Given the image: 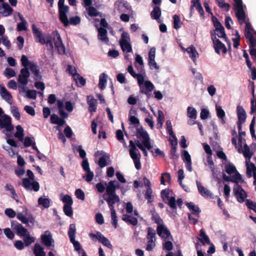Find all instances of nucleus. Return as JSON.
Wrapping results in <instances>:
<instances>
[{
    "label": "nucleus",
    "instance_id": "nucleus-1",
    "mask_svg": "<svg viewBox=\"0 0 256 256\" xmlns=\"http://www.w3.org/2000/svg\"><path fill=\"white\" fill-rule=\"evenodd\" d=\"M129 142L130 146L129 150L130 155L134 161L136 169L140 170L142 168L140 161L141 155L138 150L136 148V146L140 150L144 146L138 140H136L135 144L132 140H130Z\"/></svg>",
    "mask_w": 256,
    "mask_h": 256
},
{
    "label": "nucleus",
    "instance_id": "nucleus-2",
    "mask_svg": "<svg viewBox=\"0 0 256 256\" xmlns=\"http://www.w3.org/2000/svg\"><path fill=\"white\" fill-rule=\"evenodd\" d=\"M26 175L28 178H24L22 180V186L26 190H34V192H38L40 190V184L36 181H34V176L33 172L28 170L26 171Z\"/></svg>",
    "mask_w": 256,
    "mask_h": 256
},
{
    "label": "nucleus",
    "instance_id": "nucleus-3",
    "mask_svg": "<svg viewBox=\"0 0 256 256\" xmlns=\"http://www.w3.org/2000/svg\"><path fill=\"white\" fill-rule=\"evenodd\" d=\"M32 29L34 38L38 42L42 44H46L50 47V50H53V43L52 40V36L50 35L46 36V40L42 36V30L38 28L35 24H32Z\"/></svg>",
    "mask_w": 256,
    "mask_h": 256
},
{
    "label": "nucleus",
    "instance_id": "nucleus-4",
    "mask_svg": "<svg viewBox=\"0 0 256 256\" xmlns=\"http://www.w3.org/2000/svg\"><path fill=\"white\" fill-rule=\"evenodd\" d=\"M234 10H236V16L238 22L242 24L245 22L246 14L244 10V6L242 0H234Z\"/></svg>",
    "mask_w": 256,
    "mask_h": 256
},
{
    "label": "nucleus",
    "instance_id": "nucleus-5",
    "mask_svg": "<svg viewBox=\"0 0 256 256\" xmlns=\"http://www.w3.org/2000/svg\"><path fill=\"white\" fill-rule=\"evenodd\" d=\"M161 197L163 201L167 204L170 208L176 212L177 206H176V200L174 196H170L169 190L167 189L163 190L160 192Z\"/></svg>",
    "mask_w": 256,
    "mask_h": 256
},
{
    "label": "nucleus",
    "instance_id": "nucleus-6",
    "mask_svg": "<svg viewBox=\"0 0 256 256\" xmlns=\"http://www.w3.org/2000/svg\"><path fill=\"white\" fill-rule=\"evenodd\" d=\"M76 233V228L74 224H72L70 225L68 231V236L70 238V242L73 244L74 250L78 252L81 250V245L78 241L75 240V235Z\"/></svg>",
    "mask_w": 256,
    "mask_h": 256
},
{
    "label": "nucleus",
    "instance_id": "nucleus-7",
    "mask_svg": "<svg viewBox=\"0 0 256 256\" xmlns=\"http://www.w3.org/2000/svg\"><path fill=\"white\" fill-rule=\"evenodd\" d=\"M54 36L53 40L54 46L57 50L58 53L60 54H63L65 53L66 48L62 43L60 36L58 31L52 32Z\"/></svg>",
    "mask_w": 256,
    "mask_h": 256
},
{
    "label": "nucleus",
    "instance_id": "nucleus-8",
    "mask_svg": "<svg viewBox=\"0 0 256 256\" xmlns=\"http://www.w3.org/2000/svg\"><path fill=\"white\" fill-rule=\"evenodd\" d=\"M89 236L93 241H96L98 240L100 242L102 243L103 245L106 246L109 248H112V246L110 244V241L105 237L100 232H96V234L92 233L89 234Z\"/></svg>",
    "mask_w": 256,
    "mask_h": 256
},
{
    "label": "nucleus",
    "instance_id": "nucleus-9",
    "mask_svg": "<svg viewBox=\"0 0 256 256\" xmlns=\"http://www.w3.org/2000/svg\"><path fill=\"white\" fill-rule=\"evenodd\" d=\"M233 190L237 200L240 203L244 202L248 196L246 192L238 184L234 186Z\"/></svg>",
    "mask_w": 256,
    "mask_h": 256
},
{
    "label": "nucleus",
    "instance_id": "nucleus-10",
    "mask_svg": "<svg viewBox=\"0 0 256 256\" xmlns=\"http://www.w3.org/2000/svg\"><path fill=\"white\" fill-rule=\"evenodd\" d=\"M2 128H4L7 132H10L14 129L11 118L6 114L0 118V129Z\"/></svg>",
    "mask_w": 256,
    "mask_h": 256
},
{
    "label": "nucleus",
    "instance_id": "nucleus-11",
    "mask_svg": "<svg viewBox=\"0 0 256 256\" xmlns=\"http://www.w3.org/2000/svg\"><path fill=\"white\" fill-rule=\"evenodd\" d=\"M82 168L84 171L86 172L87 174L84 176L82 178L84 179L87 182H91L94 178V173L90 170L89 163L87 158L84 159L82 164Z\"/></svg>",
    "mask_w": 256,
    "mask_h": 256
},
{
    "label": "nucleus",
    "instance_id": "nucleus-12",
    "mask_svg": "<svg viewBox=\"0 0 256 256\" xmlns=\"http://www.w3.org/2000/svg\"><path fill=\"white\" fill-rule=\"evenodd\" d=\"M30 76V72L28 68H24L20 70V74L18 76V81L24 86L28 83V78Z\"/></svg>",
    "mask_w": 256,
    "mask_h": 256
},
{
    "label": "nucleus",
    "instance_id": "nucleus-13",
    "mask_svg": "<svg viewBox=\"0 0 256 256\" xmlns=\"http://www.w3.org/2000/svg\"><path fill=\"white\" fill-rule=\"evenodd\" d=\"M68 10L69 7L68 6L58 7L59 20L64 25H66L68 24L67 14Z\"/></svg>",
    "mask_w": 256,
    "mask_h": 256
},
{
    "label": "nucleus",
    "instance_id": "nucleus-14",
    "mask_svg": "<svg viewBox=\"0 0 256 256\" xmlns=\"http://www.w3.org/2000/svg\"><path fill=\"white\" fill-rule=\"evenodd\" d=\"M156 232L164 240L169 239V237L171 236L170 231L164 223L157 226Z\"/></svg>",
    "mask_w": 256,
    "mask_h": 256
},
{
    "label": "nucleus",
    "instance_id": "nucleus-15",
    "mask_svg": "<svg viewBox=\"0 0 256 256\" xmlns=\"http://www.w3.org/2000/svg\"><path fill=\"white\" fill-rule=\"evenodd\" d=\"M244 31V36L246 39L248 40V42L250 43V48L254 47L252 34L254 32H256V30L253 28L250 22H246Z\"/></svg>",
    "mask_w": 256,
    "mask_h": 256
},
{
    "label": "nucleus",
    "instance_id": "nucleus-16",
    "mask_svg": "<svg viewBox=\"0 0 256 256\" xmlns=\"http://www.w3.org/2000/svg\"><path fill=\"white\" fill-rule=\"evenodd\" d=\"M106 194H104V199L107 202L110 210L114 209V204L116 202H119L120 198L118 195L112 194L109 195L108 197H106Z\"/></svg>",
    "mask_w": 256,
    "mask_h": 256
},
{
    "label": "nucleus",
    "instance_id": "nucleus-17",
    "mask_svg": "<svg viewBox=\"0 0 256 256\" xmlns=\"http://www.w3.org/2000/svg\"><path fill=\"white\" fill-rule=\"evenodd\" d=\"M41 240L42 243L46 247H50L51 246L53 248L54 247V245L52 244L54 243V240L52 238L51 233L49 231L47 230L41 235Z\"/></svg>",
    "mask_w": 256,
    "mask_h": 256
},
{
    "label": "nucleus",
    "instance_id": "nucleus-18",
    "mask_svg": "<svg viewBox=\"0 0 256 256\" xmlns=\"http://www.w3.org/2000/svg\"><path fill=\"white\" fill-rule=\"evenodd\" d=\"M196 183L198 190L202 196L205 198H214L213 194L210 190L202 186L198 180H196Z\"/></svg>",
    "mask_w": 256,
    "mask_h": 256
},
{
    "label": "nucleus",
    "instance_id": "nucleus-19",
    "mask_svg": "<svg viewBox=\"0 0 256 256\" xmlns=\"http://www.w3.org/2000/svg\"><path fill=\"white\" fill-rule=\"evenodd\" d=\"M107 34L108 32L106 29L102 27L98 29V40L105 42L106 44H108L109 42V39L108 37Z\"/></svg>",
    "mask_w": 256,
    "mask_h": 256
},
{
    "label": "nucleus",
    "instance_id": "nucleus-20",
    "mask_svg": "<svg viewBox=\"0 0 256 256\" xmlns=\"http://www.w3.org/2000/svg\"><path fill=\"white\" fill-rule=\"evenodd\" d=\"M236 112L238 118V120L237 122L244 123L246 120V114L242 106H237Z\"/></svg>",
    "mask_w": 256,
    "mask_h": 256
},
{
    "label": "nucleus",
    "instance_id": "nucleus-21",
    "mask_svg": "<svg viewBox=\"0 0 256 256\" xmlns=\"http://www.w3.org/2000/svg\"><path fill=\"white\" fill-rule=\"evenodd\" d=\"M0 94L2 98L8 102L10 104L12 103V96L4 86H0Z\"/></svg>",
    "mask_w": 256,
    "mask_h": 256
},
{
    "label": "nucleus",
    "instance_id": "nucleus-22",
    "mask_svg": "<svg viewBox=\"0 0 256 256\" xmlns=\"http://www.w3.org/2000/svg\"><path fill=\"white\" fill-rule=\"evenodd\" d=\"M185 50L188 54L189 56L194 62L196 64V58L198 57V53L196 51V48L193 45H191Z\"/></svg>",
    "mask_w": 256,
    "mask_h": 256
},
{
    "label": "nucleus",
    "instance_id": "nucleus-23",
    "mask_svg": "<svg viewBox=\"0 0 256 256\" xmlns=\"http://www.w3.org/2000/svg\"><path fill=\"white\" fill-rule=\"evenodd\" d=\"M140 92L141 94H147V92H152L154 86L150 80H146L144 82V86H140Z\"/></svg>",
    "mask_w": 256,
    "mask_h": 256
},
{
    "label": "nucleus",
    "instance_id": "nucleus-24",
    "mask_svg": "<svg viewBox=\"0 0 256 256\" xmlns=\"http://www.w3.org/2000/svg\"><path fill=\"white\" fill-rule=\"evenodd\" d=\"M254 40V47L250 48V43L249 42V52L254 61L256 62V31L252 34Z\"/></svg>",
    "mask_w": 256,
    "mask_h": 256
},
{
    "label": "nucleus",
    "instance_id": "nucleus-25",
    "mask_svg": "<svg viewBox=\"0 0 256 256\" xmlns=\"http://www.w3.org/2000/svg\"><path fill=\"white\" fill-rule=\"evenodd\" d=\"M88 104V110L90 112H95L96 110V100L92 96H87Z\"/></svg>",
    "mask_w": 256,
    "mask_h": 256
},
{
    "label": "nucleus",
    "instance_id": "nucleus-26",
    "mask_svg": "<svg viewBox=\"0 0 256 256\" xmlns=\"http://www.w3.org/2000/svg\"><path fill=\"white\" fill-rule=\"evenodd\" d=\"M214 48L215 52L218 54H220V50L223 54H226L227 52L226 46L220 40H216V43L214 44Z\"/></svg>",
    "mask_w": 256,
    "mask_h": 256
},
{
    "label": "nucleus",
    "instance_id": "nucleus-27",
    "mask_svg": "<svg viewBox=\"0 0 256 256\" xmlns=\"http://www.w3.org/2000/svg\"><path fill=\"white\" fill-rule=\"evenodd\" d=\"M215 34L218 36V38H224L226 42H228L229 50L231 49V44L230 41L228 39L226 34L224 27L218 28V30H215Z\"/></svg>",
    "mask_w": 256,
    "mask_h": 256
},
{
    "label": "nucleus",
    "instance_id": "nucleus-28",
    "mask_svg": "<svg viewBox=\"0 0 256 256\" xmlns=\"http://www.w3.org/2000/svg\"><path fill=\"white\" fill-rule=\"evenodd\" d=\"M122 220L125 222H126L134 226H135L138 224V219L134 216H132L130 215H128L126 214H124L122 216Z\"/></svg>",
    "mask_w": 256,
    "mask_h": 256
},
{
    "label": "nucleus",
    "instance_id": "nucleus-29",
    "mask_svg": "<svg viewBox=\"0 0 256 256\" xmlns=\"http://www.w3.org/2000/svg\"><path fill=\"white\" fill-rule=\"evenodd\" d=\"M194 7L196 8L201 16H203L204 15V12L200 2V0H192V6H190L191 10H193Z\"/></svg>",
    "mask_w": 256,
    "mask_h": 256
},
{
    "label": "nucleus",
    "instance_id": "nucleus-30",
    "mask_svg": "<svg viewBox=\"0 0 256 256\" xmlns=\"http://www.w3.org/2000/svg\"><path fill=\"white\" fill-rule=\"evenodd\" d=\"M29 67L32 72L37 78L38 79L41 80L42 78V76L40 74V69L36 64L34 62L30 63Z\"/></svg>",
    "mask_w": 256,
    "mask_h": 256
},
{
    "label": "nucleus",
    "instance_id": "nucleus-31",
    "mask_svg": "<svg viewBox=\"0 0 256 256\" xmlns=\"http://www.w3.org/2000/svg\"><path fill=\"white\" fill-rule=\"evenodd\" d=\"M200 238H198V240L200 241L202 244L204 245L205 244H210L209 237L206 234L204 230L203 229H201L200 230Z\"/></svg>",
    "mask_w": 256,
    "mask_h": 256
},
{
    "label": "nucleus",
    "instance_id": "nucleus-32",
    "mask_svg": "<svg viewBox=\"0 0 256 256\" xmlns=\"http://www.w3.org/2000/svg\"><path fill=\"white\" fill-rule=\"evenodd\" d=\"M150 14L152 19L156 20H159L162 14L160 8L158 6H154Z\"/></svg>",
    "mask_w": 256,
    "mask_h": 256
},
{
    "label": "nucleus",
    "instance_id": "nucleus-33",
    "mask_svg": "<svg viewBox=\"0 0 256 256\" xmlns=\"http://www.w3.org/2000/svg\"><path fill=\"white\" fill-rule=\"evenodd\" d=\"M186 206L193 214L198 216L201 210L198 206L195 205L192 202L186 203Z\"/></svg>",
    "mask_w": 256,
    "mask_h": 256
},
{
    "label": "nucleus",
    "instance_id": "nucleus-34",
    "mask_svg": "<svg viewBox=\"0 0 256 256\" xmlns=\"http://www.w3.org/2000/svg\"><path fill=\"white\" fill-rule=\"evenodd\" d=\"M150 212L152 213V220L154 221L158 226H160L164 223L162 219L154 210H152Z\"/></svg>",
    "mask_w": 256,
    "mask_h": 256
},
{
    "label": "nucleus",
    "instance_id": "nucleus-35",
    "mask_svg": "<svg viewBox=\"0 0 256 256\" xmlns=\"http://www.w3.org/2000/svg\"><path fill=\"white\" fill-rule=\"evenodd\" d=\"M34 254L35 256H46V254L44 252V248L38 244H34Z\"/></svg>",
    "mask_w": 256,
    "mask_h": 256
},
{
    "label": "nucleus",
    "instance_id": "nucleus-36",
    "mask_svg": "<svg viewBox=\"0 0 256 256\" xmlns=\"http://www.w3.org/2000/svg\"><path fill=\"white\" fill-rule=\"evenodd\" d=\"M110 155L108 154L104 153V154L99 158L98 164L101 168H103L108 165L106 160H110Z\"/></svg>",
    "mask_w": 256,
    "mask_h": 256
},
{
    "label": "nucleus",
    "instance_id": "nucleus-37",
    "mask_svg": "<svg viewBox=\"0 0 256 256\" xmlns=\"http://www.w3.org/2000/svg\"><path fill=\"white\" fill-rule=\"evenodd\" d=\"M114 181H110L106 188V195H112V194H116V190L114 189Z\"/></svg>",
    "mask_w": 256,
    "mask_h": 256
},
{
    "label": "nucleus",
    "instance_id": "nucleus-38",
    "mask_svg": "<svg viewBox=\"0 0 256 256\" xmlns=\"http://www.w3.org/2000/svg\"><path fill=\"white\" fill-rule=\"evenodd\" d=\"M216 111L217 116L221 120L222 123V124H224L226 123V121L224 120L226 116L224 111L222 110L220 106H218V105H216Z\"/></svg>",
    "mask_w": 256,
    "mask_h": 256
},
{
    "label": "nucleus",
    "instance_id": "nucleus-39",
    "mask_svg": "<svg viewBox=\"0 0 256 256\" xmlns=\"http://www.w3.org/2000/svg\"><path fill=\"white\" fill-rule=\"evenodd\" d=\"M106 78L107 75L104 73H102L100 76L98 87L102 90H103L106 88Z\"/></svg>",
    "mask_w": 256,
    "mask_h": 256
},
{
    "label": "nucleus",
    "instance_id": "nucleus-40",
    "mask_svg": "<svg viewBox=\"0 0 256 256\" xmlns=\"http://www.w3.org/2000/svg\"><path fill=\"white\" fill-rule=\"evenodd\" d=\"M120 44L123 52H132V48L130 42H120Z\"/></svg>",
    "mask_w": 256,
    "mask_h": 256
},
{
    "label": "nucleus",
    "instance_id": "nucleus-41",
    "mask_svg": "<svg viewBox=\"0 0 256 256\" xmlns=\"http://www.w3.org/2000/svg\"><path fill=\"white\" fill-rule=\"evenodd\" d=\"M74 78L78 86L81 87L86 84V80L81 76L80 74H75Z\"/></svg>",
    "mask_w": 256,
    "mask_h": 256
},
{
    "label": "nucleus",
    "instance_id": "nucleus-42",
    "mask_svg": "<svg viewBox=\"0 0 256 256\" xmlns=\"http://www.w3.org/2000/svg\"><path fill=\"white\" fill-rule=\"evenodd\" d=\"M16 132L14 134V136L18 138L20 141L24 140V130L20 125L16 126Z\"/></svg>",
    "mask_w": 256,
    "mask_h": 256
},
{
    "label": "nucleus",
    "instance_id": "nucleus-43",
    "mask_svg": "<svg viewBox=\"0 0 256 256\" xmlns=\"http://www.w3.org/2000/svg\"><path fill=\"white\" fill-rule=\"evenodd\" d=\"M26 246H28L35 242V238L30 236V233L22 237Z\"/></svg>",
    "mask_w": 256,
    "mask_h": 256
},
{
    "label": "nucleus",
    "instance_id": "nucleus-44",
    "mask_svg": "<svg viewBox=\"0 0 256 256\" xmlns=\"http://www.w3.org/2000/svg\"><path fill=\"white\" fill-rule=\"evenodd\" d=\"M187 115L188 118L195 120L197 117V112L195 108L188 106L187 109Z\"/></svg>",
    "mask_w": 256,
    "mask_h": 256
},
{
    "label": "nucleus",
    "instance_id": "nucleus-45",
    "mask_svg": "<svg viewBox=\"0 0 256 256\" xmlns=\"http://www.w3.org/2000/svg\"><path fill=\"white\" fill-rule=\"evenodd\" d=\"M16 232V234L20 238L30 234L28 230L26 228H24L22 225L18 228Z\"/></svg>",
    "mask_w": 256,
    "mask_h": 256
},
{
    "label": "nucleus",
    "instance_id": "nucleus-46",
    "mask_svg": "<svg viewBox=\"0 0 256 256\" xmlns=\"http://www.w3.org/2000/svg\"><path fill=\"white\" fill-rule=\"evenodd\" d=\"M80 22V18L78 16H75L71 17L70 20H68V24L64 25V26H67L69 24L76 26Z\"/></svg>",
    "mask_w": 256,
    "mask_h": 256
},
{
    "label": "nucleus",
    "instance_id": "nucleus-47",
    "mask_svg": "<svg viewBox=\"0 0 256 256\" xmlns=\"http://www.w3.org/2000/svg\"><path fill=\"white\" fill-rule=\"evenodd\" d=\"M225 170L226 172L228 174H231L237 172L236 168L232 163H229L225 166Z\"/></svg>",
    "mask_w": 256,
    "mask_h": 256
},
{
    "label": "nucleus",
    "instance_id": "nucleus-48",
    "mask_svg": "<svg viewBox=\"0 0 256 256\" xmlns=\"http://www.w3.org/2000/svg\"><path fill=\"white\" fill-rule=\"evenodd\" d=\"M136 133L140 137H142L144 140L149 138V136L147 132L144 130L142 127L136 129Z\"/></svg>",
    "mask_w": 256,
    "mask_h": 256
},
{
    "label": "nucleus",
    "instance_id": "nucleus-49",
    "mask_svg": "<svg viewBox=\"0 0 256 256\" xmlns=\"http://www.w3.org/2000/svg\"><path fill=\"white\" fill-rule=\"evenodd\" d=\"M10 112L13 116L18 120L20 118V114L19 112L18 108L16 106H12L10 107Z\"/></svg>",
    "mask_w": 256,
    "mask_h": 256
},
{
    "label": "nucleus",
    "instance_id": "nucleus-50",
    "mask_svg": "<svg viewBox=\"0 0 256 256\" xmlns=\"http://www.w3.org/2000/svg\"><path fill=\"white\" fill-rule=\"evenodd\" d=\"M38 204L42 206L44 208H48L50 206V200L48 198L40 197L38 199Z\"/></svg>",
    "mask_w": 256,
    "mask_h": 256
},
{
    "label": "nucleus",
    "instance_id": "nucleus-51",
    "mask_svg": "<svg viewBox=\"0 0 256 256\" xmlns=\"http://www.w3.org/2000/svg\"><path fill=\"white\" fill-rule=\"evenodd\" d=\"M174 20V28L178 30L182 26L180 19L178 15L174 14L173 17Z\"/></svg>",
    "mask_w": 256,
    "mask_h": 256
},
{
    "label": "nucleus",
    "instance_id": "nucleus-52",
    "mask_svg": "<svg viewBox=\"0 0 256 256\" xmlns=\"http://www.w3.org/2000/svg\"><path fill=\"white\" fill-rule=\"evenodd\" d=\"M243 154L246 158L250 160L252 156L253 153L250 152L248 146L245 144L244 146Z\"/></svg>",
    "mask_w": 256,
    "mask_h": 256
},
{
    "label": "nucleus",
    "instance_id": "nucleus-53",
    "mask_svg": "<svg viewBox=\"0 0 256 256\" xmlns=\"http://www.w3.org/2000/svg\"><path fill=\"white\" fill-rule=\"evenodd\" d=\"M2 6L4 10V13L6 14V16L12 14L13 10L8 3H2Z\"/></svg>",
    "mask_w": 256,
    "mask_h": 256
},
{
    "label": "nucleus",
    "instance_id": "nucleus-54",
    "mask_svg": "<svg viewBox=\"0 0 256 256\" xmlns=\"http://www.w3.org/2000/svg\"><path fill=\"white\" fill-rule=\"evenodd\" d=\"M5 189L6 190H8L10 192L12 197V198L13 199L16 200V197H17V194L14 188L11 184H6L5 186Z\"/></svg>",
    "mask_w": 256,
    "mask_h": 256
},
{
    "label": "nucleus",
    "instance_id": "nucleus-55",
    "mask_svg": "<svg viewBox=\"0 0 256 256\" xmlns=\"http://www.w3.org/2000/svg\"><path fill=\"white\" fill-rule=\"evenodd\" d=\"M17 218L21 221L23 224H27L30 221V222H33V221L34 220V219L33 218H32L30 220H28V218H26V216H24V214L22 213H18L16 214Z\"/></svg>",
    "mask_w": 256,
    "mask_h": 256
},
{
    "label": "nucleus",
    "instance_id": "nucleus-56",
    "mask_svg": "<svg viewBox=\"0 0 256 256\" xmlns=\"http://www.w3.org/2000/svg\"><path fill=\"white\" fill-rule=\"evenodd\" d=\"M110 210L112 220V224L114 226V228H116L118 226V219L116 212L114 209Z\"/></svg>",
    "mask_w": 256,
    "mask_h": 256
},
{
    "label": "nucleus",
    "instance_id": "nucleus-57",
    "mask_svg": "<svg viewBox=\"0 0 256 256\" xmlns=\"http://www.w3.org/2000/svg\"><path fill=\"white\" fill-rule=\"evenodd\" d=\"M147 230V239L148 240H154H154L156 236L155 230L151 227L148 228Z\"/></svg>",
    "mask_w": 256,
    "mask_h": 256
},
{
    "label": "nucleus",
    "instance_id": "nucleus-58",
    "mask_svg": "<svg viewBox=\"0 0 256 256\" xmlns=\"http://www.w3.org/2000/svg\"><path fill=\"white\" fill-rule=\"evenodd\" d=\"M152 191L151 188H148L144 194V198L148 200V202H151L153 201L154 196L152 194Z\"/></svg>",
    "mask_w": 256,
    "mask_h": 256
},
{
    "label": "nucleus",
    "instance_id": "nucleus-59",
    "mask_svg": "<svg viewBox=\"0 0 256 256\" xmlns=\"http://www.w3.org/2000/svg\"><path fill=\"white\" fill-rule=\"evenodd\" d=\"M4 76L8 78H10L16 76V72L12 68H7L4 71Z\"/></svg>",
    "mask_w": 256,
    "mask_h": 256
},
{
    "label": "nucleus",
    "instance_id": "nucleus-60",
    "mask_svg": "<svg viewBox=\"0 0 256 256\" xmlns=\"http://www.w3.org/2000/svg\"><path fill=\"white\" fill-rule=\"evenodd\" d=\"M72 205H64L63 210L64 214L68 216H72L73 214Z\"/></svg>",
    "mask_w": 256,
    "mask_h": 256
},
{
    "label": "nucleus",
    "instance_id": "nucleus-61",
    "mask_svg": "<svg viewBox=\"0 0 256 256\" xmlns=\"http://www.w3.org/2000/svg\"><path fill=\"white\" fill-rule=\"evenodd\" d=\"M62 201L64 203V205H72L73 200L68 194L65 195L62 198Z\"/></svg>",
    "mask_w": 256,
    "mask_h": 256
},
{
    "label": "nucleus",
    "instance_id": "nucleus-62",
    "mask_svg": "<svg viewBox=\"0 0 256 256\" xmlns=\"http://www.w3.org/2000/svg\"><path fill=\"white\" fill-rule=\"evenodd\" d=\"M88 14L90 16H96L99 15L100 12L94 6H89L88 8Z\"/></svg>",
    "mask_w": 256,
    "mask_h": 256
},
{
    "label": "nucleus",
    "instance_id": "nucleus-63",
    "mask_svg": "<svg viewBox=\"0 0 256 256\" xmlns=\"http://www.w3.org/2000/svg\"><path fill=\"white\" fill-rule=\"evenodd\" d=\"M116 138L119 142H122L126 146V143L124 140V134L122 130H118L116 131Z\"/></svg>",
    "mask_w": 256,
    "mask_h": 256
},
{
    "label": "nucleus",
    "instance_id": "nucleus-64",
    "mask_svg": "<svg viewBox=\"0 0 256 256\" xmlns=\"http://www.w3.org/2000/svg\"><path fill=\"white\" fill-rule=\"evenodd\" d=\"M166 131L169 134V135L171 137H174V133L172 125L171 122L170 120H167L166 122Z\"/></svg>",
    "mask_w": 256,
    "mask_h": 256
}]
</instances>
